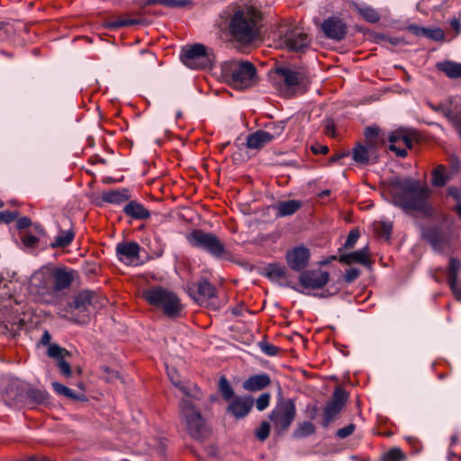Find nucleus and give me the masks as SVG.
Instances as JSON below:
<instances>
[{
	"mask_svg": "<svg viewBox=\"0 0 461 461\" xmlns=\"http://www.w3.org/2000/svg\"><path fill=\"white\" fill-rule=\"evenodd\" d=\"M392 203L405 212H418L425 217L435 213L430 203L431 188L425 183L411 177L394 178L390 184Z\"/></svg>",
	"mask_w": 461,
	"mask_h": 461,
	"instance_id": "1",
	"label": "nucleus"
},
{
	"mask_svg": "<svg viewBox=\"0 0 461 461\" xmlns=\"http://www.w3.org/2000/svg\"><path fill=\"white\" fill-rule=\"evenodd\" d=\"M184 396L179 403V415L181 422L185 426L189 435L195 439H202L207 433L204 420L202 417L198 402L201 391L197 385L185 386L175 383Z\"/></svg>",
	"mask_w": 461,
	"mask_h": 461,
	"instance_id": "2",
	"label": "nucleus"
},
{
	"mask_svg": "<svg viewBox=\"0 0 461 461\" xmlns=\"http://www.w3.org/2000/svg\"><path fill=\"white\" fill-rule=\"evenodd\" d=\"M261 13L252 5H240L229 21V32L231 37L244 44L252 42L258 34V23Z\"/></svg>",
	"mask_w": 461,
	"mask_h": 461,
	"instance_id": "3",
	"label": "nucleus"
},
{
	"mask_svg": "<svg viewBox=\"0 0 461 461\" xmlns=\"http://www.w3.org/2000/svg\"><path fill=\"white\" fill-rule=\"evenodd\" d=\"M221 72L232 87L238 90L250 88L258 81L257 68L249 61H225L221 65Z\"/></svg>",
	"mask_w": 461,
	"mask_h": 461,
	"instance_id": "4",
	"label": "nucleus"
},
{
	"mask_svg": "<svg viewBox=\"0 0 461 461\" xmlns=\"http://www.w3.org/2000/svg\"><path fill=\"white\" fill-rule=\"evenodd\" d=\"M142 297L150 305L162 309L163 312L170 318L177 317L182 310L176 294L161 286H152L144 290Z\"/></svg>",
	"mask_w": 461,
	"mask_h": 461,
	"instance_id": "5",
	"label": "nucleus"
},
{
	"mask_svg": "<svg viewBox=\"0 0 461 461\" xmlns=\"http://www.w3.org/2000/svg\"><path fill=\"white\" fill-rule=\"evenodd\" d=\"M304 77L305 74L302 69L285 66H279L272 72L273 86L285 97L294 95Z\"/></svg>",
	"mask_w": 461,
	"mask_h": 461,
	"instance_id": "6",
	"label": "nucleus"
},
{
	"mask_svg": "<svg viewBox=\"0 0 461 461\" xmlns=\"http://www.w3.org/2000/svg\"><path fill=\"white\" fill-rule=\"evenodd\" d=\"M295 401L279 394L276 402L269 413V420L277 434L287 431L296 417Z\"/></svg>",
	"mask_w": 461,
	"mask_h": 461,
	"instance_id": "7",
	"label": "nucleus"
},
{
	"mask_svg": "<svg viewBox=\"0 0 461 461\" xmlns=\"http://www.w3.org/2000/svg\"><path fill=\"white\" fill-rule=\"evenodd\" d=\"M310 39L302 28L292 23H282L277 30L276 45L290 51H303L308 48Z\"/></svg>",
	"mask_w": 461,
	"mask_h": 461,
	"instance_id": "8",
	"label": "nucleus"
},
{
	"mask_svg": "<svg viewBox=\"0 0 461 461\" xmlns=\"http://www.w3.org/2000/svg\"><path fill=\"white\" fill-rule=\"evenodd\" d=\"M185 239L191 247L202 249L214 258H221L227 253L224 243L212 232L194 229L185 235Z\"/></svg>",
	"mask_w": 461,
	"mask_h": 461,
	"instance_id": "9",
	"label": "nucleus"
},
{
	"mask_svg": "<svg viewBox=\"0 0 461 461\" xmlns=\"http://www.w3.org/2000/svg\"><path fill=\"white\" fill-rule=\"evenodd\" d=\"M51 276L48 268L34 273L29 285L30 294L34 299L45 304H56L59 296H56L51 283Z\"/></svg>",
	"mask_w": 461,
	"mask_h": 461,
	"instance_id": "10",
	"label": "nucleus"
},
{
	"mask_svg": "<svg viewBox=\"0 0 461 461\" xmlns=\"http://www.w3.org/2000/svg\"><path fill=\"white\" fill-rule=\"evenodd\" d=\"M181 59L192 69H205L212 67L213 55L207 51L204 45L197 43L184 49Z\"/></svg>",
	"mask_w": 461,
	"mask_h": 461,
	"instance_id": "11",
	"label": "nucleus"
},
{
	"mask_svg": "<svg viewBox=\"0 0 461 461\" xmlns=\"http://www.w3.org/2000/svg\"><path fill=\"white\" fill-rule=\"evenodd\" d=\"M348 399V393L342 388L337 387L330 402L323 409L322 426L327 428L341 411Z\"/></svg>",
	"mask_w": 461,
	"mask_h": 461,
	"instance_id": "12",
	"label": "nucleus"
},
{
	"mask_svg": "<svg viewBox=\"0 0 461 461\" xmlns=\"http://www.w3.org/2000/svg\"><path fill=\"white\" fill-rule=\"evenodd\" d=\"M188 292L198 303L206 306L212 304L213 307H216L214 303L216 289L206 279H201L196 283L190 284L188 285Z\"/></svg>",
	"mask_w": 461,
	"mask_h": 461,
	"instance_id": "13",
	"label": "nucleus"
},
{
	"mask_svg": "<svg viewBox=\"0 0 461 461\" xmlns=\"http://www.w3.org/2000/svg\"><path fill=\"white\" fill-rule=\"evenodd\" d=\"M311 252L305 246H297L285 252V262L288 267L296 272L303 271L310 261Z\"/></svg>",
	"mask_w": 461,
	"mask_h": 461,
	"instance_id": "14",
	"label": "nucleus"
},
{
	"mask_svg": "<svg viewBox=\"0 0 461 461\" xmlns=\"http://www.w3.org/2000/svg\"><path fill=\"white\" fill-rule=\"evenodd\" d=\"M50 276H51L52 287L56 296L62 290L70 287L74 282L76 272L66 267H49Z\"/></svg>",
	"mask_w": 461,
	"mask_h": 461,
	"instance_id": "15",
	"label": "nucleus"
},
{
	"mask_svg": "<svg viewBox=\"0 0 461 461\" xmlns=\"http://www.w3.org/2000/svg\"><path fill=\"white\" fill-rule=\"evenodd\" d=\"M330 275L321 269L303 271L299 276L300 285L306 289H321L329 282Z\"/></svg>",
	"mask_w": 461,
	"mask_h": 461,
	"instance_id": "16",
	"label": "nucleus"
},
{
	"mask_svg": "<svg viewBox=\"0 0 461 461\" xmlns=\"http://www.w3.org/2000/svg\"><path fill=\"white\" fill-rule=\"evenodd\" d=\"M140 246L136 241H122L115 247L117 258L120 262L131 266L140 260Z\"/></svg>",
	"mask_w": 461,
	"mask_h": 461,
	"instance_id": "17",
	"label": "nucleus"
},
{
	"mask_svg": "<svg viewBox=\"0 0 461 461\" xmlns=\"http://www.w3.org/2000/svg\"><path fill=\"white\" fill-rule=\"evenodd\" d=\"M321 30L327 38L341 41L347 34L348 27L342 19L333 16L323 21Z\"/></svg>",
	"mask_w": 461,
	"mask_h": 461,
	"instance_id": "18",
	"label": "nucleus"
},
{
	"mask_svg": "<svg viewBox=\"0 0 461 461\" xmlns=\"http://www.w3.org/2000/svg\"><path fill=\"white\" fill-rule=\"evenodd\" d=\"M48 356L57 360V365L64 376L69 377L71 375L70 365L65 360V357H69L70 353L66 348L57 344H51L48 348Z\"/></svg>",
	"mask_w": 461,
	"mask_h": 461,
	"instance_id": "19",
	"label": "nucleus"
},
{
	"mask_svg": "<svg viewBox=\"0 0 461 461\" xmlns=\"http://www.w3.org/2000/svg\"><path fill=\"white\" fill-rule=\"evenodd\" d=\"M389 141L391 143L389 146L390 150L395 152L401 158L406 157V148L411 149L412 146V140L409 136L397 131L393 132L389 136Z\"/></svg>",
	"mask_w": 461,
	"mask_h": 461,
	"instance_id": "20",
	"label": "nucleus"
},
{
	"mask_svg": "<svg viewBox=\"0 0 461 461\" xmlns=\"http://www.w3.org/2000/svg\"><path fill=\"white\" fill-rule=\"evenodd\" d=\"M264 274L272 282L281 285H289L288 271L286 267L280 263L267 264L264 268Z\"/></svg>",
	"mask_w": 461,
	"mask_h": 461,
	"instance_id": "21",
	"label": "nucleus"
},
{
	"mask_svg": "<svg viewBox=\"0 0 461 461\" xmlns=\"http://www.w3.org/2000/svg\"><path fill=\"white\" fill-rule=\"evenodd\" d=\"M254 402L249 397H236L228 406V411L237 419L247 416L253 407Z\"/></svg>",
	"mask_w": 461,
	"mask_h": 461,
	"instance_id": "22",
	"label": "nucleus"
},
{
	"mask_svg": "<svg viewBox=\"0 0 461 461\" xmlns=\"http://www.w3.org/2000/svg\"><path fill=\"white\" fill-rule=\"evenodd\" d=\"M303 206L299 200L281 201L275 203L272 208L276 212V217H286L294 214Z\"/></svg>",
	"mask_w": 461,
	"mask_h": 461,
	"instance_id": "23",
	"label": "nucleus"
},
{
	"mask_svg": "<svg viewBox=\"0 0 461 461\" xmlns=\"http://www.w3.org/2000/svg\"><path fill=\"white\" fill-rule=\"evenodd\" d=\"M123 212L127 217L134 220H147L150 217L149 211L135 200H131L125 204Z\"/></svg>",
	"mask_w": 461,
	"mask_h": 461,
	"instance_id": "24",
	"label": "nucleus"
},
{
	"mask_svg": "<svg viewBox=\"0 0 461 461\" xmlns=\"http://www.w3.org/2000/svg\"><path fill=\"white\" fill-rule=\"evenodd\" d=\"M271 383L270 377L267 374H259L249 376L243 382V388L249 392L260 391L268 386Z\"/></svg>",
	"mask_w": 461,
	"mask_h": 461,
	"instance_id": "25",
	"label": "nucleus"
},
{
	"mask_svg": "<svg viewBox=\"0 0 461 461\" xmlns=\"http://www.w3.org/2000/svg\"><path fill=\"white\" fill-rule=\"evenodd\" d=\"M375 149H370L368 145L357 144L352 150L353 159L357 164L366 165L372 158H376Z\"/></svg>",
	"mask_w": 461,
	"mask_h": 461,
	"instance_id": "26",
	"label": "nucleus"
},
{
	"mask_svg": "<svg viewBox=\"0 0 461 461\" xmlns=\"http://www.w3.org/2000/svg\"><path fill=\"white\" fill-rule=\"evenodd\" d=\"M94 295L95 294L92 292L81 291L75 296L73 302L69 304V307L71 309L77 310L80 312H86L92 304Z\"/></svg>",
	"mask_w": 461,
	"mask_h": 461,
	"instance_id": "27",
	"label": "nucleus"
},
{
	"mask_svg": "<svg viewBox=\"0 0 461 461\" xmlns=\"http://www.w3.org/2000/svg\"><path fill=\"white\" fill-rule=\"evenodd\" d=\"M270 136L264 130H258L247 138V147L251 149H260L270 143Z\"/></svg>",
	"mask_w": 461,
	"mask_h": 461,
	"instance_id": "28",
	"label": "nucleus"
},
{
	"mask_svg": "<svg viewBox=\"0 0 461 461\" xmlns=\"http://www.w3.org/2000/svg\"><path fill=\"white\" fill-rule=\"evenodd\" d=\"M424 237L430 243V245L438 251L443 249L446 243V238L443 231L437 227L426 230L424 232Z\"/></svg>",
	"mask_w": 461,
	"mask_h": 461,
	"instance_id": "29",
	"label": "nucleus"
},
{
	"mask_svg": "<svg viewBox=\"0 0 461 461\" xmlns=\"http://www.w3.org/2000/svg\"><path fill=\"white\" fill-rule=\"evenodd\" d=\"M339 262L345 264L359 263L366 265L369 262L367 249L365 248L354 252L343 254L339 257Z\"/></svg>",
	"mask_w": 461,
	"mask_h": 461,
	"instance_id": "30",
	"label": "nucleus"
},
{
	"mask_svg": "<svg viewBox=\"0 0 461 461\" xmlns=\"http://www.w3.org/2000/svg\"><path fill=\"white\" fill-rule=\"evenodd\" d=\"M436 67L439 71L443 72L449 78L461 77V63L445 60L437 63Z\"/></svg>",
	"mask_w": 461,
	"mask_h": 461,
	"instance_id": "31",
	"label": "nucleus"
},
{
	"mask_svg": "<svg viewBox=\"0 0 461 461\" xmlns=\"http://www.w3.org/2000/svg\"><path fill=\"white\" fill-rule=\"evenodd\" d=\"M75 238V232L72 230H60L54 240L50 243V248H66L69 246Z\"/></svg>",
	"mask_w": 461,
	"mask_h": 461,
	"instance_id": "32",
	"label": "nucleus"
},
{
	"mask_svg": "<svg viewBox=\"0 0 461 461\" xmlns=\"http://www.w3.org/2000/svg\"><path fill=\"white\" fill-rule=\"evenodd\" d=\"M366 144L370 149H376L382 146L384 139L380 136V130L377 127H367L365 130Z\"/></svg>",
	"mask_w": 461,
	"mask_h": 461,
	"instance_id": "33",
	"label": "nucleus"
},
{
	"mask_svg": "<svg viewBox=\"0 0 461 461\" xmlns=\"http://www.w3.org/2000/svg\"><path fill=\"white\" fill-rule=\"evenodd\" d=\"M102 200L110 203H121L129 200L126 190H109L103 192Z\"/></svg>",
	"mask_w": 461,
	"mask_h": 461,
	"instance_id": "34",
	"label": "nucleus"
},
{
	"mask_svg": "<svg viewBox=\"0 0 461 461\" xmlns=\"http://www.w3.org/2000/svg\"><path fill=\"white\" fill-rule=\"evenodd\" d=\"M407 456L400 447H392L381 454L379 461H406Z\"/></svg>",
	"mask_w": 461,
	"mask_h": 461,
	"instance_id": "35",
	"label": "nucleus"
},
{
	"mask_svg": "<svg viewBox=\"0 0 461 461\" xmlns=\"http://www.w3.org/2000/svg\"><path fill=\"white\" fill-rule=\"evenodd\" d=\"M446 167L443 165L437 166L432 171L431 185L435 187H442L447 182Z\"/></svg>",
	"mask_w": 461,
	"mask_h": 461,
	"instance_id": "36",
	"label": "nucleus"
},
{
	"mask_svg": "<svg viewBox=\"0 0 461 461\" xmlns=\"http://www.w3.org/2000/svg\"><path fill=\"white\" fill-rule=\"evenodd\" d=\"M315 426L311 421H303L298 423L296 429L293 432L294 438H302L314 434Z\"/></svg>",
	"mask_w": 461,
	"mask_h": 461,
	"instance_id": "37",
	"label": "nucleus"
},
{
	"mask_svg": "<svg viewBox=\"0 0 461 461\" xmlns=\"http://www.w3.org/2000/svg\"><path fill=\"white\" fill-rule=\"evenodd\" d=\"M356 10L366 22L375 23L380 20V14L370 6L356 5Z\"/></svg>",
	"mask_w": 461,
	"mask_h": 461,
	"instance_id": "38",
	"label": "nucleus"
},
{
	"mask_svg": "<svg viewBox=\"0 0 461 461\" xmlns=\"http://www.w3.org/2000/svg\"><path fill=\"white\" fill-rule=\"evenodd\" d=\"M140 20L138 19H115V20H110L105 21L103 23V26L106 29L110 30H117L122 27L139 24Z\"/></svg>",
	"mask_w": 461,
	"mask_h": 461,
	"instance_id": "39",
	"label": "nucleus"
},
{
	"mask_svg": "<svg viewBox=\"0 0 461 461\" xmlns=\"http://www.w3.org/2000/svg\"><path fill=\"white\" fill-rule=\"evenodd\" d=\"M418 34H422L423 36L431 39L436 41H443L445 39V32L440 28H419Z\"/></svg>",
	"mask_w": 461,
	"mask_h": 461,
	"instance_id": "40",
	"label": "nucleus"
},
{
	"mask_svg": "<svg viewBox=\"0 0 461 461\" xmlns=\"http://www.w3.org/2000/svg\"><path fill=\"white\" fill-rule=\"evenodd\" d=\"M285 128V124L284 122H273L267 126V129L264 130L267 131V134L270 136V141H274L275 140L281 137Z\"/></svg>",
	"mask_w": 461,
	"mask_h": 461,
	"instance_id": "41",
	"label": "nucleus"
},
{
	"mask_svg": "<svg viewBox=\"0 0 461 461\" xmlns=\"http://www.w3.org/2000/svg\"><path fill=\"white\" fill-rule=\"evenodd\" d=\"M461 264L458 259L451 258L447 268V283H454L457 281L458 272Z\"/></svg>",
	"mask_w": 461,
	"mask_h": 461,
	"instance_id": "42",
	"label": "nucleus"
},
{
	"mask_svg": "<svg viewBox=\"0 0 461 461\" xmlns=\"http://www.w3.org/2000/svg\"><path fill=\"white\" fill-rule=\"evenodd\" d=\"M219 390L226 401L230 400L234 395V391L225 376H221L219 380Z\"/></svg>",
	"mask_w": 461,
	"mask_h": 461,
	"instance_id": "43",
	"label": "nucleus"
},
{
	"mask_svg": "<svg viewBox=\"0 0 461 461\" xmlns=\"http://www.w3.org/2000/svg\"><path fill=\"white\" fill-rule=\"evenodd\" d=\"M190 4L188 0H148L147 5H162L167 7H184Z\"/></svg>",
	"mask_w": 461,
	"mask_h": 461,
	"instance_id": "44",
	"label": "nucleus"
},
{
	"mask_svg": "<svg viewBox=\"0 0 461 461\" xmlns=\"http://www.w3.org/2000/svg\"><path fill=\"white\" fill-rule=\"evenodd\" d=\"M393 226L390 222L387 221H379L375 225V230L377 234L380 237L385 238L388 240L390 238V235L392 233Z\"/></svg>",
	"mask_w": 461,
	"mask_h": 461,
	"instance_id": "45",
	"label": "nucleus"
},
{
	"mask_svg": "<svg viewBox=\"0 0 461 461\" xmlns=\"http://www.w3.org/2000/svg\"><path fill=\"white\" fill-rule=\"evenodd\" d=\"M21 240L25 247L34 248L38 245L40 240L36 235H33L31 231H25L21 236Z\"/></svg>",
	"mask_w": 461,
	"mask_h": 461,
	"instance_id": "46",
	"label": "nucleus"
},
{
	"mask_svg": "<svg viewBox=\"0 0 461 461\" xmlns=\"http://www.w3.org/2000/svg\"><path fill=\"white\" fill-rule=\"evenodd\" d=\"M52 387H53L54 391L59 394L67 396L68 398H71V399L77 398L76 394L70 388H68L58 382H53Z\"/></svg>",
	"mask_w": 461,
	"mask_h": 461,
	"instance_id": "47",
	"label": "nucleus"
},
{
	"mask_svg": "<svg viewBox=\"0 0 461 461\" xmlns=\"http://www.w3.org/2000/svg\"><path fill=\"white\" fill-rule=\"evenodd\" d=\"M270 432V425L267 421H262L258 429L256 430L255 435L260 441H265Z\"/></svg>",
	"mask_w": 461,
	"mask_h": 461,
	"instance_id": "48",
	"label": "nucleus"
},
{
	"mask_svg": "<svg viewBox=\"0 0 461 461\" xmlns=\"http://www.w3.org/2000/svg\"><path fill=\"white\" fill-rule=\"evenodd\" d=\"M271 395L268 393H264L258 396L256 401V407L258 411L266 410L270 403Z\"/></svg>",
	"mask_w": 461,
	"mask_h": 461,
	"instance_id": "49",
	"label": "nucleus"
},
{
	"mask_svg": "<svg viewBox=\"0 0 461 461\" xmlns=\"http://www.w3.org/2000/svg\"><path fill=\"white\" fill-rule=\"evenodd\" d=\"M18 212L2 211L0 212V223H10L18 217Z\"/></svg>",
	"mask_w": 461,
	"mask_h": 461,
	"instance_id": "50",
	"label": "nucleus"
},
{
	"mask_svg": "<svg viewBox=\"0 0 461 461\" xmlns=\"http://www.w3.org/2000/svg\"><path fill=\"white\" fill-rule=\"evenodd\" d=\"M360 236L359 230L357 229H353L349 231L348 238L345 242L346 249H351Z\"/></svg>",
	"mask_w": 461,
	"mask_h": 461,
	"instance_id": "51",
	"label": "nucleus"
},
{
	"mask_svg": "<svg viewBox=\"0 0 461 461\" xmlns=\"http://www.w3.org/2000/svg\"><path fill=\"white\" fill-rule=\"evenodd\" d=\"M356 426L353 423H350L348 426L338 429L336 435L339 438H346L354 432Z\"/></svg>",
	"mask_w": 461,
	"mask_h": 461,
	"instance_id": "52",
	"label": "nucleus"
},
{
	"mask_svg": "<svg viewBox=\"0 0 461 461\" xmlns=\"http://www.w3.org/2000/svg\"><path fill=\"white\" fill-rule=\"evenodd\" d=\"M360 271L357 268L351 267L348 269L344 275V279L348 283H351L359 276Z\"/></svg>",
	"mask_w": 461,
	"mask_h": 461,
	"instance_id": "53",
	"label": "nucleus"
},
{
	"mask_svg": "<svg viewBox=\"0 0 461 461\" xmlns=\"http://www.w3.org/2000/svg\"><path fill=\"white\" fill-rule=\"evenodd\" d=\"M447 194L453 197L456 201H461V190L456 186H449L447 190Z\"/></svg>",
	"mask_w": 461,
	"mask_h": 461,
	"instance_id": "54",
	"label": "nucleus"
},
{
	"mask_svg": "<svg viewBox=\"0 0 461 461\" xmlns=\"http://www.w3.org/2000/svg\"><path fill=\"white\" fill-rule=\"evenodd\" d=\"M32 225V221L29 217L19 218L16 221V227L18 230H24Z\"/></svg>",
	"mask_w": 461,
	"mask_h": 461,
	"instance_id": "55",
	"label": "nucleus"
},
{
	"mask_svg": "<svg viewBox=\"0 0 461 461\" xmlns=\"http://www.w3.org/2000/svg\"><path fill=\"white\" fill-rule=\"evenodd\" d=\"M261 349L268 356H275L278 353V348L272 344H264L261 346Z\"/></svg>",
	"mask_w": 461,
	"mask_h": 461,
	"instance_id": "56",
	"label": "nucleus"
},
{
	"mask_svg": "<svg viewBox=\"0 0 461 461\" xmlns=\"http://www.w3.org/2000/svg\"><path fill=\"white\" fill-rule=\"evenodd\" d=\"M312 151L313 154L325 155L329 152V147L326 145L316 144L312 147Z\"/></svg>",
	"mask_w": 461,
	"mask_h": 461,
	"instance_id": "57",
	"label": "nucleus"
},
{
	"mask_svg": "<svg viewBox=\"0 0 461 461\" xmlns=\"http://www.w3.org/2000/svg\"><path fill=\"white\" fill-rule=\"evenodd\" d=\"M324 132L328 136H335V124L332 121H328L324 127Z\"/></svg>",
	"mask_w": 461,
	"mask_h": 461,
	"instance_id": "58",
	"label": "nucleus"
},
{
	"mask_svg": "<svg viewBox=\"0 0 461 461\" xmlns=\"http://www.w3.org/2000/svg\"><path fill=\"white\" fill-rule=\"evenodd\" d=\"M456 299L461 301V288L457 285V281L454 283H448Z\"/></svg>",
	"mask_w": 461,
	"mask_h": 461,
	"instance_id": "59",
	"label": "nucleus"
},
{
	"mask_svg": "<svg viewBox=\"0 0 461 461\" xmlns=\"http://www.w3.org/2000/svg\"><path fill=\"white\" fill-rule=\"evenodd\" d=\"M450 25L451 27L453 28V30L455 31V34L456 35H458L461 32V23H460V20L457 19V18H453L451 21H450Z\"/></svg>",
	"mask_w": 461,
	"mask_h": 461,
	"instance_id": "60",
	"label": "nucleus"
},
{
	"mask_svg": "<svg viewBox=\"0 0 461 461\" xmlns=\"http://www.w3.org/2000/svg\"><path fill=\"white\" fill-rule=\"evenodd\" d=\"M349 155V152L338 153L329 158V164H333Z\"/></svg>",
	"mask_w": 461,
	"mask_h": 461,
	"instance_id": "61",
	"label": "nucleus"
},
{
	"mask_svg": "<svg viewBox=\"0 0 461 461\" xmlns=\"http://www.w3.org/2000/svg\"><path fill=\"white\" fill-rule=\"evenodd\" d=\"M306 411L309 414V417L313 420L318 412V407L316 405H307Z\"/></svg>",
	"mask_w": 461,
	"mask_h": 461,
	"instance_id": "62",
	"label": "nucleus"
},
{
	"mask_svg": "<svg viewBox=\"0 0 461 461\" xmlns=\"http://www.w3.org/2000/svg\"><path fill=\"white\" fill-rule=\"evenodd\" d=\"M407 440L411 445L416 447V451H419L420 449V443L418 441V439L413 438H408Z\"/></svg>",
	"mask_w": 461,
	"mask_h": 461,
	"instance_id": "63",
	"label": "nucleus"
},
{
	"mask_svg": "<svg viewBox=\"0 0 461 461\" xmlns=\"http://www.w3.org/2000/svg\"><path fill=\"white\" fill-rule=\"evenodd\" d=\"M28 461H50L48 457L41 456H31Z\"/></svg>",
	"mask_w": 461,
	"mask_h": 461,
	"instance_id": "64",
	"label": "nucleus"
}]
</instances>
